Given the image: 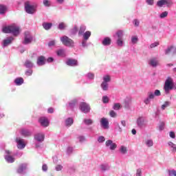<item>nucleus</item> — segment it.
I'll use <instances>...</instances> for the list:
<instances>
[{
    "instance_id": "obj_53",
    "label": "nucleus",
    "mask_w": 176,
    "mask_h": 176,
    "mask_svg": "<svg viewBox=\"0 0 176 176\" xmlns=\"http://www.w3.org/2000/svg\"><path fill=\"white\" fill-rule=\"evenodd\" d=\"M160 91L159 89H157L154 92V96H156L157 97H159V96H161Z\"/></svg>"
},
{
    "instance_id": "obj_3",
    "label": "nucleus",
    "mask_w": 176,
    "mask_h": 176,
    "mask_svg": "<svg viewBox=\"0 0 176 176\" xmlns=\"http://www.w3.org/2000/svg\"><path fill=\"white\" fill-rule=\"evenodd\" d=\"M60 41L65 46H68L69 47H74V41L67 36H63V37H61Z\"/></svg>"
},
{
    "instance_id": "obj_45",
    "label": "nucleus",
    "mask_w": 176,
    "mask_h": 176,
    "mask_svg": "<svg viewBox=\"0 0 176 176\" xmlns=\"http://www.w3.org/2000/svg\"><path fill=\"white\" fill-rule=\"evenodd\" d=\"M120 152L122 153H127V148H126L124 146H122L120 148Z\"/></svg>"
},
{
    "instance_id": "obj_1",
    "label": "nucleus",
    "mask_w": 176,
    "mask_h": 176,
    "mask_svg": "<svg viewBox=\"0 0 176 176\" xmlns=\"http://www.w3.org/2000/svg\"><path fill=\"white\" fill-rule=\"evenodd\" d=\"M2 31L4 34H13L14 36H17L20 34V28L16 25L6 26Z\"/></svg>"
},
{
    "instance_id": "obj_12",
    "label": "nucleus",
    "mask_w": 176,
    "mask_h": 176,
    "mask_svg": "<svg viewBox=\"0 0 176 176\" xmlns=\"http://www.w3.org/2000/svg\"><path fill=\"white\" fill-rule=\"evenodd\" d=\"M35 140L38 141V142H42V141L45 140V134L43 133H37L34 136Z\"/></svg>"
},
{
    "instance_id": "obj_26",
    "label": "nucleus",
    "mask_w": 176,
    "mask_h": 176,
    "mask_svg": "<svg viewBox=\"0 0 176 176\" xmlns=\"http://www.w3.org/2000/svg\"><path fill=\"white\" fill-rule=\"evenodd\" d=\"M149 64L152 65V67H157L158 64L157 60H156V58H152L150 60Z\"/></svg>"
},
{
    "instance_id": "obj_16",
    "label": "nucleus",
    "mask_w": 176,
    "mask_h": 176,
    "mask_svg": "<svg viewBox=\"0 0 176 176\" xmlns=\"http://www.w3.org/2000/svg\"><path fill=\"white\" fill-rule=\"evenodd\" d=\"M12 41H13V37H9L7 39L3 40V45L4 47L9 46V45H10V43H12Z\"/></svg>"
},
{
    "instance_id": "obj_8",
    "label": "nucleus",
    "mask_w": 176,
    "mask_h": 176,
    "mask_svg": "<svg viewBox=\"0 0 176 176\" xmlns=\"http://www.w3.org/2000/svg\"><path fill=\"white\" fill-rule=\"evenodd\" d=\"M106 146H109L111 151H115L118 145L116 144V143H113L112 140H107L106 142Z\"/></svg>"
},
{
    "instance_id": "obj_33",
    "label": "nucleus",
    "mask_w": 176,
    "mask_h": 176,
    "mask_svg": "<svg viewBox=\"0 0 176 176\" xmlns=\"http://www.w3.org/2000/svg\"><path fill=\"white\" fill-rule=\"evenodd\" d=\"M116 35L118 36V39H123V30H118L116 32Z\"/></svg>"
},
{
    "instance_id": "obj_63",
    "label": "nucleus",
    "mask_w": 176,
    "mask_h": 176,
    "mask_svg": "<svg viewBox=\"0 0 176 176\" xmlns=\"http://www.w3.org/2000/svg\"><path fill=\"white\" fill-rule=\"evenodd\" d=\"M43 4L45 5V6H50L49 0H44Z\"/></svg>"
},
{
    "instance_id": "obj_38",
    "label": "nucleus",
    "mask_w": 176,
    "mask_h": 176,
    "mask_svg": "<svg viewBox=\"0 0 176 176\" xmlns=\"http://www.w3.org/2000/svg\"><path fill=\"white\" fill-rule=\"evenodd\" d=\"M102 102H104V104H108V102H109V98L107 96H104L102 97Z\"/></svg>"
},
{
    "instance_id": "obj_50",
    "label": "nucleus",
    "mask_w": 176,
    "mask_h": 176,
    "mask_svg": "<svg viewBox=\"0 0 176 176\" xmlns=\"http://www.w3.org/2000/svg\"><path fill=\"white\" fill-rule=\"evenodd\" d=\"M72 34H75L78 32V26H74V28L71 31Z\"/></svg>"
},
{
    "instance_id": "obj_11",
    "label": "nucleus",
    "mask_w": 176,
    "mask_h": 176,
    "mask_svg": "<svg viewBox=\"0 0 176 176\" xmlns=\"http://www.w3.org/2000/svg\"><path fill=\"white\" fill-rule=\"evenodd\" d=\"M100 124H102V127H104V129L109 128V122H108V120L105 118H103L101 119Z\"/></svg>"
},
{
    "instance_id": "obj_58",
    "label": "nucleus",
    "mask_w": 176,
    "mask_h": 176,
    "mask_svg": "<svg viewBox=\"0 0 176 176\" xmlns=\"http://www.w3.org/2000/svg\"><path fill=\"white\" fill-rule=\"evenodd\" d=\"M146 3H148L150 6H152L154 3L153 0H146Z\"/></svg>"
},
{
    "instance_id": "obj_35",
    "label": "nucleus",
    "mask_w": 176,
    "mask_h": 176,
    "mask_svg": "<svg viewBox=\"0 0 176 176\" xmlns=\"http://www.w3.org/2000/svg\"><path fill=\"white\" fill-rule=\"evenodd\" d=\"M85 124L90 125L93 124V120L91 119H84Z\"/></svg>"
},
{
    "instance_id": "obj_22",
    "label": "nucleus",
    "mask_w": 176,
    "mask_h": 176,
    "mask_svg": "<svg viewBox=\"0 0 176 176\" xmlns=\"http://www.w3.org/2000/svg\"><path fill=\"white\" fill-rule=\"evenodd\" d=\"M5 160L6 162H8V163H14V157L11 155H6Z\"/></svg>"
},
{
    "instance_id": "obj_34",
    "label": "nucleus",
    "mask_w": 176,
    "mask_h": 176,
    "mask_svg": "<svg viewBox=\"0 0 176 176\" xmlns=\"http://www.w3.org/2000/svg\"><path fill=\"white\" fill-rule=\"evenodd\" d=\"M168 146L172 148V152H176V145L175 144L173 143L172 142H168Z\"/></svg>"
},
{
    "instance_id": "obj_13",
    "label": "nucleus",
    "mask_w": 176,
    "mask_h": 176,
    "mask_svg": "<svg viewBox=\"0 0 176 176\" xmlns=\"http://www.w3.org/2000/svg\"><path fill=\"white\" fill-rule=\"evenodd\" d=\"M46 61V58L43 56H41L37 58V65H45V62Z\"/></svg>"
},
{
    "instance_id": "obj_30",
    "label": "nucleus",
    "mask_w": 176,
    "mask_h": 176,
    "mask_svg": "<svg viewBox=\"0 0 176 176\" xmlns=\"http://www.w3.org/2000/svg\"><path fill=\"white\" fill-rule=\"evenodd\" d=\"M100 87L102 90L107 91V90H108V82H102Z\"/></svg>"
},
{
    "instance_id": "obj_62",
    "label": "nucleus",
    "mask_w": 176,
    "mask_h": 176,
    "mask_svg": "<svg viewBox=\"0 0 176 176\" xmlns=\"http://www.w3.org/2000/svg\"><path fill=\"white\" fill-rule=\"evenodd\" d=\"M53 61H54V58L50 57L47 59V63H53Z\"/></svg>"
},
{
    "instance_id": "obj_55",
    "label": "nucleus",
    "mask_w": 176,
    "mask_h": 176,
    "mask_svg": "<svg viewBox=\"0 0 176 176\" xmlns=\"http://www.w3.org/2000/svg\"><path fill=\"white\" fill-rule=\"evenodd\" d=\"M87 76L89 79H94V74H93V73H89Z\"/></svg>"
},
{
    "instance_id": "obj_36",
    "label": "nucleus",
    "mask_w": 176,
    "mask_h": 176,
    "mask_svg": "<svg viewBox=\"0 0 176 176\" xmlns=\"http://www.w3.org/2000/svg\"><path fill=\"white\" fill-rule=\"evenodd\" d=\"M103 82H105V83H107V82H111V76L109 75L104 76L103 77Z\"/></svg>"
},
{
    "instance_id": "obj_19",
    "label": "nucleus",
    "mask_w": 176,
    "mask_h": 176,
    "mask_svg": "<svg viewBox=\"0 0 176 176\" xmlns=\"http://www.w3.org/2000/svg\"><path fill=\"white\" fill-rule=\"evenodd\" d=\"M171 52H173V54L175 53L176 47H175L174 46H170V47H168V49H166L165 51V54H170V53H171Z\"/></svg>"
},
{
    "instance_id": "obj_4",
    "label": "nucleus",
    "mask_w": 176,
    "mask_h": 176,
    "mask_svg": "<svg viewBox=\"0 0 176 176\" xmlns=\"http://www.w3.org/2000/svg\"><path fill=\"white\" fill-rule=\"evenodd\" d=\"M36 7L35 6H31L30 4V1H27L25 3V10L26 13H28V14H34L35 12H36Z\"/></svg>"
},
{
    "instance_id": "obj_18",
    "label": "nucleus",
    "mask_w": 176,
    "mask_h": 176,
    "mask_svg": "<svg viewBox=\"0 0 176 176\" xmlns=\"http://www.w3.org/2000/svg\"><path fill=\"white\" fill-rule=\"evenodd\" d=\"M14 83L16 86H21L24 83V79L21 77L17 78L14 80Z\"/></svg>"
},
{
    "instance_id": "obj_42",
    "label": "nucleus",
    "mask_w": 176,
    "mask_h": 176,
    "mask_svg": "<svg viewBox=\"0 0 176 176\" xmlns=\"http://www.w3.org/2000/svg\"><path fill=\"white\" fill-rule=\"evenodd\" d=\"M117 45L120 47L123 46V38H118Z\"/></svg>"
},
{
    "instance_id": "obj_61",
    "label": "nucleus",
    "mask_w": 176,
    "mask_h": 176,
    "mask_svg": "<svg viewBox=\"0 0 176 176\" xmlns=\"http://www.w3.org/2000/svg\"><path fill=\"white\" fill-rule=\"evenodd\" d=\"M47 112L48 113H53L54 112V109H53L52 107H50L47 109Z\"/></svg>"
},
{
    "instance_id": "obj_49",
    "label": "nucleus",
    "mask_w": 176,
    "mask_h": 176,
    "mask_svg": "<svg viewBox=\"0 0 176 176\" xmlns=\"http://www.w3.org/2000/svg\"><path fill=\"white\" fill-rule=\"evenodd\" d=\"M131 42H132V43H137V42H138V37H137V36L132 37Z\"/></svg>"
},
{
    "instance_id": "obj_59",
    "label": "nucleus",
    "mask_w": 176,
    "mask_h": 176,
    "mask_svg": "<svg viewBox=\"0 0 176 176\" xmlns=\"http://www.w3.org/2000/svg\"><path fill=\"white\" fill-rule=\"evenodd\" d=\"M54 45H56V41H51L48 43V46H54Z\"/></svg>"
},
{
    "instance_id": "obj_39",
    "label": "nucleus",
    "mask_w": 176,
    "mask_h": 176,
    "mask_svg": "<svg viewBox=\"0 0 176 176\" xmlns=\"http://www.w3.org/2000/svg\"><path fill=\"white\" fill-rule=\"evenodd\" d=\"M113 109H115L116 111H118V109H120V103H115Z\"/></svg>"
},
{
    "instance_id": "obj_15",
    "label": "nucleus",
    "mask_w": 176,
    "mask_h": 176,
    "mask_svg": "<svg viewBox=\"0 0 176 176\" xmlns=\"http://www.w3.org/2000/svg\"><path fill=\"white\" fill-rule=\"evenodd\" d=\"M112 42V40L109 37H105L103 41H102V43L104 46H109L111 45V43Z\"/></svg>"
},
{
    "instance_id": "obj_60",
    "label": "nucleus",
    "mask_w": 176,
    "mask_h": 176,
    "mask_svg": "<svg viewBox=\"0 0 176 176\" xmlns=\"http://www.w3.org/2000/svg\"><path fill=\"white\" fill-rule=\"evenodd\" d=\"M170 138H175V133L170 131L169 134Z\"/></svg>"
},
{
    "instance_id": "obj_47",
    "label": "nucleus",
    "mask_w": 176,
    "mask_h": 176,
    "mask_svg": "<svg viewBox=\"0 0 176 176\" xmlns=\"http://www.w3.org/2000/svg\"><path fill=\"white\" fill-rule=\"evenodd\" d=\"M148 98L150 100L155 98V94H153V92H148Z\"/></svg>"
},
{
    "instance_id": "obj_23",
    "label": "nucleus",
    "mask_w": 176,
    "mask_h": 176,
    "mask_svg": "<svg viewBox=\"0 0 176 176\" xmlns=\"http://www.w3.org/2000/svg\"><path fill=\"white\" fill-rule=\"evenodd\" d=\"M91 36V32L87 31L83 34V38L85 41H88V39Z\"/></svg>"
},
{
    "instance_id": "obj_6",
    "label": "nucleus",
    "mask_w": 176,
    "mask_h": 176,
    "mask_svg": "<svg viewBox=\"0 0 176 176\" xmlns=\"http://www.w3.org/2000/svg\"><path fill=\"white\" fill-rule=\"evenodd\" d=\"M32 42V36H31V34L30 32H25V40L23 41L24 45H28V43H31Z\"/></svg>"
},
{
    "instance_id": "obj_2",
    "label": "nucleus",
    "mask_w": 176,
    "mask_h": 176,
    "mask_svg": "<svg viewBox=\"0 0 176 176\" xmlns=\"http://www.w3.org/2000/svg\"><path fill=\"white\" fill-rule=\"evenodd\" d=\"M173 87H174V84L173 83V78H171L170 77H168V78L165 81V84L164 86V89L166 93H168L170 90H173Z\"/></svg>"
},
{
    "instance_id": "obj_14",
    "label": "nucleus",
    "mask_w": 176,
    "mask_h": 176,
    "mask_svg": "<svg viewBox=\"0 0 176 176\" xmlns=\"http://www.w3.org/2000/svg\"><path fill=\"white\" fill-rule=\"evenodd\" d=\"M16 142L18 144V148L19 149H23L25 148V144H24V140L21 139H16Z\"/></svg>"
},
{
    "instance_id": "obj_21",
    "label": "nucleus",
    "mask_w": 176,
    "mask_h": 176,
    "mask_svg": "<svg viewBox=\"0 0 176 176\" xmlns=\"http://www.w3.org/2000/svg\"><path fill=\"white\" fill-rule=\"evenodd\" d=\"M52 25L53 24L52 23H46V22L43 23V27L46 30H50Z\"/></svg>"
},
{
    "instance_id": "obj_7",
    "label": "nucleus",
    "mask_w": 176,
    "mask_h": 176,
    "mask_svg": "<svg viewBox=\"0 0 176 176\" xmlns=\"http://www.w3.org/2000/svg\"><path fill=\"white\" fill-rule=\"evenodd\" d=\"M171 3V1L170 0H160L157 2V6L159 8H162L164 6V5H166V6H170Z\"/></svg>"
},
{
    "instance_id": "obj_54",
    "label": "nucleus",
    "mask_w": 176,
    "mask_h": 176,
    "mask_svg": "<svg viewBox=\"0 0 176 176\" xmlns=\"http://www.w3.org/2000/svg\"><path fill=\"white\" fill-rule=\"evenodd\" d=\"M56 171H61V170H63V166L57 165L56 166Z\"/></svg>"
},
{
    "instance_id": "obj_52",
    "label": "nucleus",
    "mask_w": 176,
    "mask_h": 176,
    "mask_svg": "<svg viewBox=\"0 0 176 176\" xmlns=\"http://www.w3.org/2000/svg\"><path fill=\"white\" fill-rule=\"evenodd\" d=\"M98 142H104L105 138L104 136H100L98 139Z\"/></svg>"
},
{
    "instance_id": "obj_43",
    "label": "nucleus",
    "mask_w": 176,
    "mask_h": 176,
    "mask_svg": "<svg viewBox=\"0 0 176 176\" xmlns=\"http://www.w3.org/2000/svg\"><path fill=\"white\" fill-rule=\"evenodd\" d=\"M65 27H67V25H65V23H60L58 25V29L59 30H65Z\"/></svg>"
},
{
    "instance_id": "obj_44",
    "label": "nucleus",
    "mask_w": 176,
    "mask_h": 176,
    "mask_svg": "<svg viewBox=\"0 0 176 176\" xmlns=\"http://www.w3.org/2000/svg\"><path fill=\"white\" fill-rule=\"evenodd\" d=\"M146 144L148 145V146H153V140H148L146 142Z\"/></svg>"
},
{
    "instance_id": "obj_64",
    "label": "nucleus",
    "mask_w": 176,
    "mask_h": 176,
    "mask_svg": "<svg viewBox=\"0 0 176 176\" xmlns=\"http://www.w3.org/2000/svg\"><path fill=\"white\" fill-rule=\"evenodd\" d=\"M170 175H174L176 176V171L175 170H171L169 172Z\"/></svg>"
},
{
    "instance_id": "obj_41",
    "label": "nucleus",
    "mask_w": 176,
    "mask_h": 176,
    "mask_svg": "<svg viewBox=\"0 0 176 176\" xmlns=\"http://www.w3.org/2000/svg\"><path fill=\"white\" fill-rule=\"evenodd\" d=\"M168 15V12L167 11L163 12L160 15V19H164V17H167Z\"/></svg>"
},
{
    "instance_id": "obj_28",
    "label": "nucleus",
    "mask_w": 176,
    "mask_h": 176,
    "mask_svg": "<svg viewBox=\"0 0 176 176\" xmlns=\"http://www.w3.org/2000/svg\"><path fill=\"white\" fill-rule=\"evenodd\" d=\"M56 54L60 57H65V51L64 50H59L56 51Z\"/></svg>"
},
{
    "instance_id": "obj_32",
    "label": "nucleus",
    "mask_w": 176,
    "mask_h": 176,
    "mask_svg": "<svg viewBox=\"0 0 176 176\" xmlns=\"http://www.w3.org/2000/svg\"><path fill=\"white\" fill-rule=\"evenodd\" d=\"M144 118H140L138 119V126H139V127H142V126H144Z\"/></svg>"
},
{
    "instance_id": "obj_40",
    "label": "nucleus",
    "mask_w": 176,
    "mask_h": 176,
    "mask_svg": "<svg viewBox=\"0 0 176 176\" xmlns=\"http://www.w3.org/2000/svg\"><path fill=\"white\" fill-rule=\"evenodd\" d=\"M76 100H73L70 102V103L69 104L70 108H74V107H75V105H76Z\"/></svg>"
},
{
    "instance_id": "obj_10",
    "label": "nucleus",
    "mask_w": 176,
    "mask_h": 176,
    "mask_svg": "<svg viewBox=\"0 0 176 176\" xmlns=\"http://www.w3.org/2000/svg\"><path fill=\"white\" fill-rule=\"evenodd\" d=\"M39 122L43 127H47L49 126V120L45 117H42L39 119Z\"/></svg>"
},
{
    "instance_id": "obj_17",
    "label": "nucleus",
    "mask_w": 176,
    "mask_h": 176,
    "mask_svg": "<svg viewBox=\"0 0 176 176\" xmlns=\"http://www.w3.org/2000/svg\"><path fill=\"white\" fill-rule=\"evenodd\" d=\"M27 169V165L25 164H22L19 166V167L17 169V173L19 174H21L24 170Z\"/></svg>"
},
{
    "instance_id": "obj_27",
    "label": "nucleus",
    "mask_w": 176,
    "mask_h": 176,
    "mask_svg": "<svg viewBox=\"0 0 176 176\" xmlns=\"http://www.w3.org/2000/svg\"><path fill=\"white\" fill-rule=\"evenodd\" d=\"M85 31H86V26L82 25L80 27V30H79V32H78V35H83V34H85Z\"/></svg>"
},
{
    "instance_id": "obj_24",
    "label": "nucleus",
    "mask_w": 176,
    "mask_h": 176,
    "mask_svg": "<svg viewBox=\"0 0 176 176\" xmlns=\"http://www.w3.org/2000/svg\"><path fill=\"white\" fill-rule=\"evenodd\" d=\"M66 126L68 127L72 126L74 124V119L72 118H69L65 121Z\"/></svg>"
},
{
    "instance_id": "obj_46",
    "label": "nucleus",
    "mask_w": 176,
    "mask_h": 176,
    "mask_svg": "<svg viewBox=\"0 0 176 176\" xmlns=\"http://www.w3.org/2000/svg\"><path fill=\"white\" fill-rule=\"evenodd\" d=\"M109 115L111 118H116V112L113 110L110 111Z\"/></svg>"
},
{
    "instance_id": "obj_20",
    "label": "nucleus",
    "mask_w": 176,
    "mask_h": 176,
    "mask_svg": "<svg viewBox=\"0 0 176 176\" xmlns=\"http://www.w3.org/2000/svg\"><path fill=\"white\" fill-rule=\"evenodd\" d=\"M21 135H23V137H30V135H31V132L28 129H21Z\"/></svg>"
},
{
    "instance_id": "obj_31",
    "label": "nucleus",
    "mask_w": 176,
    "mask_h": 176,
    "mask_svg": "<svg viewBox=\"0 0 176 176\" xmlns=\"http://www.w3.org/2000/svg\"><path fill=\"white\" fill-rule=\"evenodd\" d=\"M25 67H26V68H31L34 64L32 63V62H31V60H26L25 62V64H24Z\"/></svg>"
},
{
    "instance_id": "obj_37",
    "label": "nucleus",
    "mask_w": 176,
    "mask_h": 176,
    "mask_svg": "<svg viewBox=\"0 0 176 176\" xmlns=\"http://www.w3.org/2000/svg\"><path fill=\"white\" fill-rule=\"evenodd\" d=\"M100 168L102 171H107V170H109V166L108 165H101Z\"/></svg>"
},
{
    "instance_id": "obj_5",
    "label": "nucleus",
    "mask_w": 176,
    "mask_h": 176,
    "mask_svg": "<svg viewBox=\"0 0 176 176\" xmlns=\"http://www.w3.org/2000/svg\"><path fill=\"white\" fill-rule=\"evenodd\" d=\"M80 109L83 113H89L90 112V106L87 103L82 102L80 104Z\"/></svg>"
},
{
    "instance_id": "obj_9",
    "label": "nucleus",
    "mask_w": 176,
    "mask_h": 176,
    "mask_svg": "<svg viewBox=\"0 0 176 176\" xmlns=\"http://www.w3.org/2000/svg\"><path fill=\"white\" fill-rule=\"evenodd\" d=\"M66 64H67V65H69V67H75V66L78 65V60L69 58V59H67Z\"/></svg>"
},
{
    "instance_id": "obj_48",
    "label": "nucleus",
    "mask_w": 176,
    "mask_h": 176,
    "mask_svg": "<svg viewBox=\"0 0 176 176\" xmlns=\"http://www.w3.org/2000/svg\"><path fill=\"white\" fill-rule=\"evenodd\" d=\"M156 46H159V42H155L150 45V49H153V47H156Z\"/></svg>"
},
{
    "instance_id": "obj_56",
    "label": "nucleus",
    "mask_w": 176,
    "mask_h": 176,
    "mask_svg": "<svg viewBox=\"0 0 176 176\" xmlns=\"http://www.w3.org/2000/svg\"><path fill=\"white\" fill-rule=\"evenodd\" d=\"M42 170H43V171H47V165L46 164H45L42 166Z\"/></svg>"
},
{
    "instance_id": "obj_57",
    "label": "nucleus",
    "mask_w": 176,
    "mask_h": 176,
    "mask_svg": "<svg viewBox=\"0 0 176 176\" xmlns=\"http://www.w3.org/2000/svg\"><path fill=\"white\" fill-rule=\"evenodd\" d=\"M141 174H142V170H141V169H138L136 176H141Z\"/></svg>"
},
{
    "instance_id": "obj_51",
    "label": "nucleus",
    "mask_w": 176,
    "mask_h": 176,
    "mask_svg": "<svg viewBox=\"0 0 176 176\" xmlns=\"http://www.w3.org/2000/svg\"><path fill=\"white\" fill-rule=\"evenodd\" d=\"M164 126H165L164 122H161L159 126V130H160L161 131L162 130H164Z\"/></svg>"
},
{
    "instance_id": "obj_29",
    "label": "nucleus",
    "mask_w": 176,
    "mask_h": 176,
    "mask_svg": "<svg viewBox=\"0 0 176 176\" xmlns=\"http://www.w3.org/2000/svg\"><path fill=\"white\" fill-rule=\"evenodd\" d=\"M7 8L6 6L0 5V14H4L6 13Z\"/></svg>"
},
{
    "instance_id": "obj_25",
    "label": "nucleus",
    "mask_w": 176,
    "mask_h": 176,
    "mask_svg": "<svg viewBox=\"0 0 176 176\" xmlns=\"http://www.w3.org/2000/svg\"><path fill=\"white\" fill-rule=\"evenodd\" d=\"M171 104V102L170 101H166L162 105L161 108L162 111H164L166 108H168V106Z\"/></svg>"
}]
</instances>
